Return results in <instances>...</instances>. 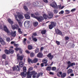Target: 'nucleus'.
<instances>
[{"label": "nucleus", "instance_id": "nucleus-1", "mask_svg": "<svg viewBox=\"0 0 78 78\" xmlns=\"http://www.w3.org/2000/svg\"><path fill=\"white\" fill-rule=\"evenodd\" d=\"M4 31H5V33H6L9 35V36H10L11 35L12 37H16V31H12V32H10L9 30H8V29L7 28L6 26L5 25L3 27Z\"/></svg>", "mask_w": 78, "mask_h": 78}, {"label": "nucleus", "instance_id": "nucleus-2", "mask_svg": "<svg viewBox=\"0 0 78 78\" xmlns=\"http://www.w3.org/2000/svg\"><path fill=\"white\" fill-rule=\"evenodd\" d=\"M67 64L68 65V67L66 68V69H68L69 68H70V67H73V66H75V65H76V64H75V63L73 62L72 63H71V62L70 61H69L67 62Z\"/></svg>", "mask_w": 78, "mask_h": 78}, {"label": "nucleus", "instance_id": "nucleus-3", "mask_svg": "<svg viewBox=\"0 0 78 78\" xmlns=\"http://www.w3.org/2000/svg\"><path fill=\"white\" fill-rule=\"evenodd\" d=\"M12 69L13 71H15V70L16 71H20V68L19 66V65L13 67Z\"/></svg>", "mask_w": 78, "mask_h": 78}, {"label": "nucleus", "instance_id": "nucleus-4", "mask_svg": "<svg viewBox=\"0 0 78 78\" xmlns=\"http://www.w3.org/2000/svg\"><path fill=\"white\" fill-rule=\"evenodd\" d=\"M37 74V73L36 72V71H32L31 72H30V75H33L32 77L33 78H37L36 75Z\"/></svg>", "mask_w": 78, "mask_h": 78}, {"label": "nucleus", "instance_id": "nucleus-5", "mask_svg": "<svg viewBox=\"0 0 78 78\" xmlns=\"http://www.w3.org/2000/svg\"><path fill=\"white\" fill-rule=\"evenodd\" d=\"M23 57H24V55H23L20 56L19 54L17 55V60L22 61V60H23Z\"/></svg>", "mask_w": 78, "mask_h": 78}, {"label": "nucleus", "instance_id": "nucleus-6", "mask_svg": "<svg viewBox=\"0 0 78 78\" xmlns=\"http://www.w3.org/2000/svg\"><path fill=\"white\" fill-rule=\"evenodd\" d=\"M12 28L13 30H18V29L19 28V25L15 24L12 26Z\"/></svg>", "mask_w": 78, "mask_h": 78}, {"label": "nucleus", "instance_id": "nucleus-7", "mask_svg": "<svg viewBox=\"0 0 78 78\" xmlns=\"http://www.w3.org/2000/svg\"><path fill=\"white\" fill-rule=\"evenodd\" d=\"M50 5L52 7H53V8H58V6L57 5L55 1H54L52 2V4L51 3L50 4Z\"/></svg>", "mask_w": 78, "mask_h": 78}, {"label": "nucleus", "instance_id": "nucleus-8", "mask_svg": "<svg viewBox=\"0 0 78 78\" xmlns=\"http://www.w3.org/2000/svg\"><path fill=\"white\" fill-rule=\"evenodd\" d=\"M36 19L39 22H42V20H43L44 19V18L42 16H39L38 17H37Z\"/></svg>", "mask_w": 78, "mask_h": 78}, {"label": "nucleus", "instance_id": "nucleus-9", "mask_svg": "<svg viewBox=\"0 0 78 78\" xmlns=\"http://www.w3.org/2000/svg\"><path fill=\"white\" fill-rule=\"evenodd\" d=\"M27 72H24L21 73L20 75L23 78L24 77H26L27 76Z\"/></svg>", "mask_w": 78, "mask_h": 78}, {"label": "nucleus", "instance_id": "nucleus-10", "mask_svg": "<svg viewBox=\"0 0 78 78\" xmlns=\"http://www.w3.org/2000/svg\"><path fill=\"white\" fill-rule=\"evenodd\" d=\"M55 31L56 34H59V35H61L62 34V32H61L60 30H59L58 29H55Z\"/></svg>", "mask_w": 78, "mask_h": 78}, {"label": "nucleus", "instance_id": "nucleus-11", "mask_svg": "<svg viewBox=\"0 0 78 78\" xmlns=\"http://www.w3.org/2000/svg\"><path fill=\"white\" fill-rule=\"evenodd\" d=\"M24 17L26 19H30V16L27 13L24 14Z\"/></svg>", "mask_w": 78, "mask_h": 78}, {"label": "nucleus", "instance_id": "nucleus-12", "mask_svg": "<svg viewBox=\"0 0 78 78\" xmlns=\"http://www.w3.org/2000/svg\"><path fill=\"white\" fill-rule=\"evenodd\" d=\"M50 23L54 27H55L57 25V23L55 21H51V22Z\"/></svg>", "mask_w": 78, "mask_h": 78}, {"label": "nucleus", "instance_id": "nucleus-13", "mask_svg": "<svg viewBox=\"0 0 78 78\" xmlns=\"http://www.w3.org/2000/svg\"><path fill=\"white\" fill-rule=\"evenodd\" d=\"M37 61H38V59L37 58H35L32 61H31V63H36Z\"/></svg>", "mask_w": 78, "mask_h": 78}, {"label": "nucleus", "instance_id": "nucleus-14", "mask_svg": "<svg viewBox=\"0 0 78 78\" xmlns=\"http://www.w3.org/2000/svg\"><path fill=\"white\" fill-rule=\"evenodd\" d=\"M53 15L52 13H49L48 14V19H51V18H53Z\"/></svg>", "mask_w": 78, "mask_h": 78}, {"label": "nucleus", "instance_id": "nucleus-15", "mask_svg": "<svg viewBox=\"0 0 78 78\" xmlns=\"http://www.w3.org/2000/svg\"><path fill=\"white\" fill-rule=\"evenodd\" d=\"M16 21H17V22L18 23L20 27H21L22 25V22H21V21L19 20L18 19H16Z\"/></svg>", "mask_w": 78, "mask_h": 78}, {"label": "nucleus", "instance_id": "nucleus-16", "mask_svg": "<svg viewBox=\"0 0 78 78\" xmlns=\"http://www.w3.org/2000/svg\"><path fill=\"white\" fill-rule=\"evenodd\" d=\"M43 54L41 52H39L37 55V57L38 58H42Z\"/></svg>", "mask_w": 78, "mask_h": 78}, {"label": "nucleus", "instance_id": "nucleus-17", "mask_svg": "<svg viewBox=\"0 0 78 78\" xmlns=\"http://www.w3.org/2000/svg\"><path fill=\"white\" fill-rule=\"evenodd\" d=\"M18 18L19 19H23L24 18V16L21 14H20L18 15Z\"/></svg>", "mask_w": 78, "mask_h": 78}, {"label": "nucleus", "instance_id": "nucleus-18", "mask_svg": "<svg viewBox=\"0 0 78 78\" xmlns=\"http://www.w3.org/2000/svg\"><path fill=\"white\" fill-rule=\"evenodd\" d=\"M47 56L48 57V58H49L50 60H51V59H52L53 58V56H51V54H49L47 55Z\"/></svg>", "mask_w": 78, "mask_h": 78}, {"label": "nucleus", "instance_id": "nucleus-19", "mask_svg": "<svg viewBox=\"0 0 78 78\" xmlns=\"http://www.w3.org/2000/svg\"><path fill=\"white\" fill-rule=\"evenodd\" d=\"M73 73V70L72 69H69L67 70V73L69 74L70 73Z\"/></svg>", "mask_w": 78, "mask_h": 78}, {"label": "nucleus", "instance_id": "nucleus-20", "mask_svg": "<svg viewBox=\"0 0 78 78\" xmlns=\"http://www.w3.org/2000/svg\"><path fill=\"white\" fill-rule=\"evenodd\" d=\"M42 75H43V73L42 72H41L38 73L37 75V78H38L39 77V76H42Z\"/></svg>", "mask_w": 78, "mask_h": 78}, {"label": "nucleus", "instance_id": "nucleus-21", "mask_svg": "<svg viewBox=\"0 0 78 78\" xmlns=\"http://www.w3.org/2000/svg\"><path fill=\"white\" fill-rule=\"evenodd\" d=\"M14 46H15V47H16V48H15L14 49H20L19 48H17L18 47H19V45L18 44H16V43H15L14 44Z\"/></svg>", "mask_w": 78, "mask_h": 78}, {"label": "nucleus", "instance_id": "nucleus-22", "mask_svg": "<svg viewBox=\"0 0 78 78\" xmlns=\"http://www.w3.org/2000/svg\"><path fill=\"white\" fill-rule=\"evenodd\" d=\"M7 20L8 22H9V23H10V24H11V26H13L12 24H13L14 23V22H13V21H11V19H8Z\"/></svg>", "mask_w": 78, "mask_h": 78}, {"label": "nucleus", "instance_id": "nucleus-23", "mask_svg": "<svg viewBox=\"0 0 78 78\" xmlns=\"http://www.w3.org/2000/svg\"><path fill=\"white\" fill-rule=\"evenodd\" d=\"M4 52L6 55L9 54V50H8L7 49H5L4 50Z\"/></svg>", "mask_w": 78, "mask_h": 78}, {"label": "nucleus", "instance_id": "nucleus-24", "mask_svg": "<svg viewBox=\"0 0 78 78\" xmlns=\"http://www.w3.org/2000/svg\"><path fill=\"white\" fill-rule=\"evenodd\" d=\"M9 54H13L14 52V50L12 49H9Z\"/></svg>", "mask_w": 78, "mask_h": 78}, {"label": "nucleus", "instance_id": "nucleus-25", "mask_svg": "<svg viewBox=\"0 0 78 78\" xmlns=\"http://www.w3.org/2000/svg\"><path fill=\"white\" fill-rule=\"evenodd\" d=\"M19 65L20 67H23V64L22 62H20L19 63Z\"/></svg>", "mask_w": 78, "mask_h": 78}, {"label": "nucleus", "instance_id": "nucleus-26", "mask_svg": "<svg viewBox=\"0 0 78 78\" xmlns=\"http://www.w3.org/2000/svg\"><path fill=\"white\" fill-rule=\"evenodd\" d=\"M41 33L42 34H45V33H46V30H42L41 31Z\"/></svg>", "mask_w": 78, "mask_h": 78}, {"label": "nucleus", "instance_id": "nucleus-27", "mask_svg": "<svg viewBox=\"0 0 78 78\" xmlns=\"http://www.w3.org/2000/svg\"><path fill=\"white\" fill-rule=\"evenodd\" d=\"M43 17L45 19L47 20V18H48V15L45 14H43Z\"/></svg>", "mask_w": 78, "mask_h": 78}, {"label": "nucleus", "instance_id": "nucleus-28", "mask_svg": "<svg viewBox=\"0 0 78 78\" xmlns=\"http://www.w3.org/2000/svg\"><path fill=\"white\" fill-rule=\"evenodd\" d=\"M66 76V73H63L61 75V77L62 78H64Z\"/></svg>", "mask_w": 78, "mask_h": 78}, {"label": "nucleus", "instance_id": "nucleus-29", "mask_svg": "<svg viewBox=\"0 0 78 78\" xmlns=\"http://www.w3.org/2000/svg\"><path fill=\"white\" fill-rule=\"evenodd\" d=\"M47 58H44V59H43L42 60V62H47L48 60L47 59H46Z\"/></svg>", "mask_w": 78, "mask_h": 78}, {"label": "nucleus", "instance_id": "nucleus-30", "mask_svg": "<svg viewBox=\"0 0 78 78\" xmlns=\"http://www.w3.org/2000/svg\"><path fill=\"white\" fill-rule=\"evenodd\" d=\"M46 70L47 71H50L51 70V66H48L46 68Z\"/></svg>", "mask_w": 78, "mask_h": 78}, {"label": "nucleus", "instance_id": "nucleus-31", "mask_svg": "<svg viewBox=\"0 0 78 78\" xmlns=\"http://www.w3.org/2000/svg\"><path fill=\"white\" fill-rule=\"evenodd\" d=\"M53 26L51 24L49 25L48 26V28L50 30H52V29H53Z\"/></svg>", "mask_w": 78, "mask_h": 78}, {"label": "nucleus", "instance_id": "nucleus-32", "mask_svg": "<svg viewBox=\"0 0 78 78\" xmlns=\"http://www.w3.org/2000/svg\"><path fill=\"white\" fill-rule=\"evenodd\" d=\"M38 22H35L33 23L34 26V27H37L38 25Z\"/></svg>", "mask_w": 78, "mask_h": 78}, {"label": "nucleus", "instance_id": "nucleus-33", "mask_svg": "<svg viewBox=\"0 0 78 78\" xmlns=\"http://www.w3.org/2000/svg\"><path fill=\"white\" fill-rule=\"evenodd\" d=\"M7 73L8 74H10V73H12V70L11 69H10L7 71Z\"/></svg>", "mask_w": 78, "mask_h": 78}, {"label": "nucleus", "instance_id": "nucleus-34", "mask_svg": "<svg viewBox=\"0 0 78 78\" xmlns=\"http://www.w3.org/2000/svg\"><path fill=\"white\" fill-rule=\"evenodd\" d=\"M18 31L19 33L21 34L23 33L22 32V31H21V29H20V28H19L18 29Z\"/></svg>", "mask_w": 78, "mask_h": 78}, {"label": "nucleus", "instance_id": "nucleus-35", "mask_svg": "<svg viewBox=\"0 0 78 78\" xmlns=\"http://www.w3.org/2000/svg\"><path fill=\"white\" fill-rule=\"evenodd\" d=\"M23 72H27V67L26 66H24L23 67Z\"/></svg>", "mask_w": 78, "mask_h": 78}, {"label": "nucleus", "instance_id": "nucleus-36", "mask_svg": "<svg viewBox=\"0 0 78 78\" xmlns=\"http://www.w3.org/2000/svg\"><path fill=\"white\" fill-rule=\"evenodd\" d=\"M26 41H27V39L24 38L23 41V44L24 45L26 44Z\"/></svg>", "mask_w": 78, "mask_h": 78}, {"label": "nucleus", "instance_id": "nucleus-37", "mask_svg": "<svg viewBox=\"0 0 78 78\" xmlns=\"http://www.w3.org/2000/svg\"><path fill=\"white\" fill-rule=\"evenodd\" d=\"M31 16L32 17H33V18H35V19H36L37 17L36 16H35L34 14H31Z\"/></svg>", "mask_w": 78, "mask_h": 78}, {"label": "nucleus", "instance_id": "nucleus-38", "mask_svg": "<svg viewBox=\"0 0 78 78\" xmlns=\"http://www.w3.org/2000/svg\"><path fill=\"white\" fill-rule=\"evenodd\" d=\"M10 39V38L7 37L6 38V41L8 42H9Z\"/></svg>", "mask_w": 78, "mask_h": 78}, {"label": "nucleus", "instance_id": "nucleus-39", "mask_svg": "<svg viewBox=\"0 0 78 78\" xmlns=\"http://www.w3.org/2000/svg\"><path fill=\"white\" fill-rule=\"evenodd\" d=\"M32 40H33V41H34V42H37V38H36V37H34L32 38Z\"/></svg>", "mask_w": 78, "mask_h": 78}, {"label": "nucleus", "instance_id": "nucleus-40", "mask_svg": "<svg viewBox=\"0 0 78 78\" xmlns=\"http://www.w3.org/2000/svg\"><path fill=\"white\" fill-rule=\"evenodd\" d=\"M35 55L33 52H31V53L30 55V57H34V56Z\"/></svg>", "mask_w": 78, "mask_h": 78}, {"label": "nucleus", "instance_id": "nucleus-41", "mask_svg": "<svg viewBox=\"0 0 78 78\" xmlns=\"http://www.w3.org/2000/svg\"><path fill=\"white\" fill-rule=\"evenodd\" d=\"M27 24H29L30 23V21H26L24 23V25H25V24H27Z\"/></svg>", "mask_w": 78, "mask_h": 78}, {"label": "nucleus", "instance_id": "nucleus-42", "mask_svg": "<svg viewBox=\"0 0 78 78\" xmlns=\"http://www.w3.org/2000/svg\"><path fill=\"white\" fill-rule=\"evenodd\" d=\"M16 50H20L19 53L20 54H22V49H15Z\"/></svg>", "mask_w": 78, "mask_h": 78}, {"label": "nucleus", "instance_id": "nucleus-43", "mask_svg": "<svg viewBox=\"0 0 78 78\" xmlns=\"http://www.w3.org/2000/svg\"><path fill=\"white\" fill-rule=\"evenodd\" d=\"M55 43L58 45H59V44H60V42L59 41L56 40L55 41Z\"/></svg>", "mask_w": 78, "mask_h": 78}, {"label": "nucleus", "instance_id": "nucleus-44", "mask_svg": "<svg viewBox=\"0 0 78 78\" xmlns=\"http://www.w3.org/2000/svg\"><path fill=\"white\" fill-rule=\"evenodd\" d=\"M53 12L54 14H57V13H58V10H54L53 11Z\"/></svg>", "mask_w": 78, "mask_h": 78}, {"label": "nucleus", "instance_id": "nucleus-45", "mask_svg": "<svg viewBox=\"0 0 78 78\" xmlns=\"http://www.w3.org/2000/svg\"><path fill=\"white\" fill-rule=\"evenodd\" d=\"M31 60V59H30V58H29L27 59V61L29 63H30V62L31 63V61H33V60Z\"/></svg>", "mask_w": 78, "mask_h": 78}, {"label": "nucleus", "instance_id": "nucleus-46", "mask_svg": "<svg viewBox=\"0 0 78 78\" xmlns=\"http://www.w3.org/2000/svg\"><path fill=\"white\" fill-rule=\"evenodd\" d=\"M28 49H32L33 47L31 45H28Z\"/></svg>", "mask_w": 78, "mask_h": 78}, {"label": "nucleus", "instance_id": "nucleus-47", "mask_svg": "<svg viewBox=\"0 0 78 78\" xmlns=\"http://www.w3.org/2000/svg\"><path fill=\"white\" fill-rule=\"evenodd\" d=\"M1 44H2L3 45H5V44H6V43H5V41H1Z\"/></svg>", "mask_w": 78, "mask_h": 78}, {"label": "nucleus", "instance_id": "nucleus-48", "mask_svg": "<svg viewBox=\"0 0 78 78\" xmlns=\"http://www.w3.org/2000/svg\"><path fill=\"white\" fill-rule=\"evenodd\" d=\"M2 56L3 59H5V58H6V55H5V54L2 55Z\"/></svg>", "mask_w": 78, "mask_h": 78}, {"label": "nucleus", "instance_id": "nucleus-49", "mask_svg": "<svg viewBox=\"0 0 78 78\" xmlns=\"http://www.w3.org/2000/svg\"><path fill=\"white\" fill-rule=\"evenodd\" d=\"M65 40L66 41H67L69 39V37L66 36L65 37Z\"/></svg>", "mask_w": 78, "mask_h": 78}, {"label": "nucleus", "instance_id": "nucleus-50", "mask_svg": "<svg viewBox=\"0 0 78 78\" xmlns=\"http://www.w3.org/2000/svg\"><path fill=\"white\" fill-rule=\"evenodd\" d=\"M65 12H66V14H69L70 13V11L68 10H65Z\"/></svg>", "mask_w": 78, "mask_h": 78}, {"label": "nucleus", "instance_id": "nucleus-51", "mask_svg": "<svg viewBox=\"0 0 78 78\" xmlns=\"http://www.w3.org/2000/svg\"><path fill=\"white\" fill-rule=\"evenodd\" d=\"M39 51V49H36L35 50V52L36 53H38Z\"/></svg>", "mask_w": 78, "mask_h": 78}, {"label": "nucleus", "instance_id": "nucleus-52", "mask_svg": "<svg viewBox=\"0 0 78 78\" xmlns=\"http://www.w3.org/2000/svg\"><path fill=\"white\" fill-rule=\"evenodd\" d=\"M44 65L45 67H47L48 66V63L47 62H44Z\"/></svg>", "mask_w": 78, "mask_h": 78}, {"label": "nucleus", "instance_id": "nucleus-53", "mask_svg": "<svg viewBox=\"0 0 78 78\" xmlns=\"http://www.w3.org/2000/svg\"><path fill=\"white\" fill-rule=\"evenodd\" d=\"M23 8L25 10H26V11L28 10V9L27 8V7L25 6H23Z\"/></svg>", "mask_w": 78, "mask_h": 78}, {"label": "nucleus", "instance_id": "nucleus-54", "mask_svg": "<svg viewBox=\"0 0 78 78\" xmlns=\"http://www.w3.org/2000/svg\"><path fill=\"white\" fill-rule=\"evenodd\" d=\"M33 70V68L32 67H30L29 69V71H31V70Z\"/></svg>", "mask_w": 78, "mask_h": 78}, {"label": "nucleus", "instance_id": "nucleus-55", "mask_svg": "<svg viewBox=\"0 0 78 78\" xmlns=\"http://www.w3.org/2000/svg\"><path fill=\"white\" fill-rule=\"evenodd\" d=\"M25 52L27 54H30V52L29 51H28L27 50L25 51Z\"/></svg>", "mask_w": 78, "mask_h": 78}, {"label": "nucleus", "instance_id": "nucleus-56", "mask_svg": "<svg viewBox=\"0 0 78 78\" xmlns=\"http://www.w3.org/2000/svg\"><path fill=\"white\" fill-rule=\"evenodd\" d=\"M56 67H52L51 68L52 70H56Z\"/></svg>", "mask_w": 78, "mask_h": 78}, {"label": "nucleus", "instance_id": "nucleus-57", "mask_svg": "<svg viewBox=\"0 0 78 78\" xmlns=\"http://www.w3.org/2000/svg\"><path fill=\"white\" fill-rule=\"evenodd\" d=\"M76 10V9L74 8V9H72V10H71V12H73L75 11Z\"/></svg>", "mask_w": 78, "mask_h": 78}, {"label": "nucleus", "instance_id": "nucleus-58", "mask_svg": "<svg viewBox=\"0 0 78 78\" xmlns=\"http://www.w3.org/2000/svg\"><path fill=\"white\" fill-rule=\"evenodd\" d=\"M44 62L41 63V66L42 67H44Z\"/></svg>", "mask_w": 78, "mask_h": 78}, {"label": "nucleus", "instance_id": "nucleus-59", "mask_svg": "<svg viewBox=\"0 0 78 78\" xmlns=\"http://www.w3.org/2000/svg\"><path fill=\"white\" fill-rule=\"evenodd\" d=\"M43 1L44 2H45V3H48V1H47V0H43Z\"/></svg>", "mask_w": 78, "mask_h": 78}, {"label": "nucleus", "instance_id": "nucleus-60", "mask_svg": "<svg viewBox=\"0 0 78 78\" xmlns=\"http://www.w3.org/2000/svg\"><path fill=\"white\" fill-rule=\"evenodd\" d=\"M35 15H36V16H39V13H38V12H35Z\"/></svg>", "mask_w": 78, "mask_h": 78}, {"label": "nucleus", "instance_id": "nucleus-61", "mask_svg": "<svg viewBox=\"0 0 78 78\" xmlns=\"http://www.w3.org/2000/svg\"><path fill=\"white\" fill-rule=\"evenodd\" d=\"M49 74L50 75H54V73L53 72H49Z\"/></svg>", "mask_w": 78, "mask_h": 78}, {"label": "nucleus", "instance_id": "nucleus-62", "mask_svg": "<svg viewBox=\"0 0 78 78\" xmlns=\"http://www.w3.org/2000/svg\"><path fill=\"white\" fill-rule=\"evenodd\" d=\"M3 41V39L2 38H0V42H2V41Z\"/></svg>", "mask_w": 78, "mask_h": 78}, {"label": "nucleus", "instance_id": "nucleus-63", "mask_svg": "<svg viewBox=\"0 0 78 78\" xmlns=\"http://www.w3.org/2000/svg\"><path fill=\"white\" fill-rule=\"evenodd\" d=\"M15 42H16L14 41H12L11 42V44H13V45H14V44H15Z\"/></svg>", "mask_w": 78, "mask_h": 78}, {"label": "nucleus", "instance_id": "nucleus-64", "mask_svg": "<svg viewBox=\"0 0 78 78\" xmlns=\"http://www.w3.org/2000/svg\"><path fill=\"white\" fill-rule=\"evenodd\" d=\"M74 47H75V44H73L72 45H71V48H74Z\"/></svg>", "mask_w": 78, "mask_h": 78}]
</instances>
